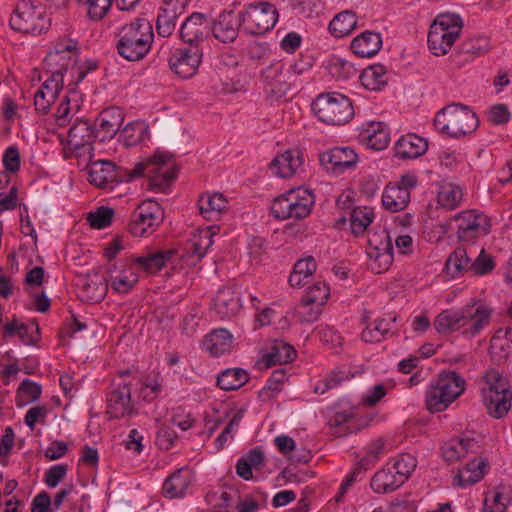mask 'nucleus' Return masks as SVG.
I'll return each mask as SVG.
<instances>
[{"label": "nucleus", "instance_id": "nucleus-38", "mask_svg": "<svg viewBox=\"0 0 512 512\" xmlns=\"http://www.w3.org/2000/svg\"><path fill=\"white\" fill-rule=\"evenodd\" d=\"M99 121V138L101 141L106 137H112L122 125L123 116L120 109L111 107L103 110L98 118Z\"/></svg>", "mask_w": 512, "mask_h": 512}, {"label": "nucleus", "instance_id": "nucleus-39", "mask_svg": "<svg viewBox=\"0 0 512 512\" xmlns=\"http://www.w3.org/2000/svg\"><path fill=\"white\" fill-rule=\"evenodd\" d=\"M510 491L500 486L484 494L482 512H506L510 502Z\"/></svg>", "mask_w": 512, "mask_h": 512}, {"label": "nucleus", "instance_id": "nucleus-34", "mask_svg": "<svg viewBox=\"0 0 512 512\" xmlns=\"http://www.w3.org/2000/svg\"><path fill=\"white\" fill-rule=\"evenodd\" d=\"M404 484L398 476L386 464L381 470L377 471L371 479V489L377 494L392 493Z\"/></svg>", "mask_w": 512, "mask_h": 512}, {"label": "nucleus", "instance_id": "nucleus-3", "mask_svg": "<svg viewBox=\"0 0 512 512\" xmlns=\"http://www.w3.org/2000/svg\"><path fill=\"white\" fill-rule=\"evenodd\" d=\"M154 33L146 19H136L122 27L117 42L118 53L128 61L143 59L152 47Z\"/></svg>", "mask_w": 512, "mask_h": 512}, {"label": "nucleus", "instance_id": "nucleus-11", "mask_svg": "<svg viewBox=\"0 0 512 512\" xmlns=\"http://www.w3.org/2000/svg\"><path fill=\"white\" fill-rule=\"evenodd\" d=\"M241 27L251 35H263L273 29L278 21V9L267 1L249 5L241 13Z\"/></svg>", "mask_w": 512, "mask_h": 512}, {"label": "nucleus", "instance_id": "nucleus-20", "mask_svg": "<svg viewBox=\"0 0 512 512\" xmlns=\"http://www.w3.org/2000/svg\"><path fill=\"white\" fill-rule=\"evenodd\" d=\"M64 83L61 70H51L50 77L41 85L34 95V105L38 112L46 114L57 99Z\"/></svg>", "mask_w": 512, "mask_h": 512}, {"label": "nucleus", "instance_id": "nucleus-31", "mask_svg": "<svg viewBox=\"0 0 512 512\" xmlns=\"http://www.w3.org/2000/svg\"><path fill=\"white\" fill-rule=\"evenodd\" d=\"M350 47L357 56L370 58L380 51L382 37L380 33L365 31L352 40Z\"/></svg>", "mask_w": 512, "mask_h": 512}, {"label": "nucleus", "instance_id": "nucleus-6", "mask_svg": "<svg viewBox=\"0 0 512 512\" xmlns=\"http://www.w3.org/2000/svg\"><path fill=\"white\" fill-rule=\"evenodd\" d=\"M465 390V380L455 371L442 372L426 391V407L430 412L446 410Z\"/></svg>", "mask_w": 512, "mask_h": 512}, {"label": "nucleus", "instance_id": "nucleus-58", "mask_svg": "<svg viewBox=\"0 0 512 512\" xmlns=\"http://www.w3.org/2000/svg\"><path fill=\"white\" fill-rule=\"evenodd\" d=\"M161 392V384L156 375H148L139 380L138 396L145 402H151L158 397Z\"/></svg>", "mask_w": 512, "mask_h": 512}, {"label": "nucleus", "instance_id": "nucleus-14", "mask_svg": "<svg viewBox=\"0 0 512 512\" xmlns=\"http://www.w3.org/2000/svg\"><path fill=\"white\" fill-rule=\"evenodd\" d=\"M99 138V131L92 122L85 119H77L68 131V145L76 157L92 159V143Z\"/></svg>", "mask_w": 512, "mask_h": 512}, {"label": "nucleus", "instance_id": "nucleus-47", "mask_svg": "<svg viewBox=\"0 0 512 512\" xmlns=\"http://www.w3.org/2000/svg\"><path fill=\"white\" fill-rule=\"evenodd\" d=\"M149 137V128L144 122H132L127 124L120 134V139L125 147H134L144 142Z\"/></svg>", "mask_w": 512, "mask_h": 512}, {"label": "nucleus", "instance_id": "nucleus-48", "mask_svg": "<svg viewBox=\"0 0 512 512\" xmlns=\"http://www.w3.org/2000/svg\"><path fill=\"white\" fill-rule=\"evenodd\" d=\"M365 134L366 144L373 150H383L390 142L389 131L382 122L370 124Z\"/></svg>", "mask_w": 512, "mask_h": 512}, {"label": "nucleus", "instance_id": "nucleus-35", "mask_svg": "<svg viewBox=\"0 0 512 512\" xmlns=\"http://www.w3.org/2000/svg\"><path fill=\"white\" fill-rule=\"evenodd\" d=\"M227 206L228 201L221 193L204 194L198 200L200 214L207 220H217Z\"/></svg>", "mask_w": 512, "mask_h": 512}, {"label": "nucleus", "instance_id": "nucleus-59", "mask_svg": "<svg viewBox=\"0 0 512 512\" xmlns=\"http://www.w3.org/2000/svg\"><path fill=\"white\" fill-rule=\"evenodd\" d=\"M495 268V262L491 255L486 253L484 248L480 249L479 254L471 261V268L475 275L484 276L490 274Z\"/></svg>", "mask_w": 512, "mask_h": 512}, {"label": "nucleus", "instance_id": "nucleus-23", "mask_svg": "<svg viewBox=\"0 0 512 512\" xmlns=\"http://www.w3.org/2000/svg\"><path fill=\"white\" fill-rule=\"evenodd\" d=\"M241 26V15L233 11H224L219 14L212 26L213 36L222 43H232L238 35Z\"/></svg>", "mask_w": 512, "mask_h": 512}, {"label": "nucleus", "instance_id": "nucleus-30", "mask_svg": "<svg viewBox=\"0 0 512 512\" xmlns=\"http://www.w3.org/2000/svg\"><path fill=\"white\" fill-rule=\"evenodd\" d=\"M233 336L224 328L215 329L205 336L203 346L214 357L229 353L232 350Z\"/></svg>", "mask_w": 512, "mask_h": 512}, {"label": "nucleus", "instance_id": "nucleus-46", "mask_svg": "<svg viewBox=\"0 0 512 512\" xmlns=\"http://www.w3.org/2000/svg\"><path fill=\"white\" fill-rule=\"evenodd\" d=\"M357 18L354 12L346 10L337 14L329 24V31L337 38L349 35L356 27Z\"/></svg>", "mask_w": 512, "mask_h": 512}, {"label": "nucleus", "instance_id": "nucleus-15", "mask_svg": "<svg viewBox=\"0 0 512 512\" xmlns=\"http://www.w3.org/2000/svg\"><path fill=\"white\" fill-rule=\"evenodd\" d=\"M288 74L289 72L285 71L284 64L280 61L271 63L261 71L259 80L269 99L278 100L290 91Z\"/></svg>", "mask_w": 512, "mask_h": 512}, {"label": "nucleus", "instance_id": "nucleus-9", "mask_svg": "<svg viewBox=\"0 0 512 512\" xmlns=\"http://www.w3.org/2000/svg\"><path fill=\"white\" fill-rule=\"evenodd\" d=\"M315 203L312 191L304 188L291 189L276 197L271 206V213L277 219H303L309 216Z\"/></svg>", "mask_w": 512, "mask_h": 512}, {"label": "nucleus", "instance_id": "nucleus-13", "mask_svg": "<svg viewBox=\"0 0 512 512\" xmlns=\"http://www.w3.org/2000/svg\"><path fill=\"white\" fill-rule=\"evenodd\" d=\"M163 218L164 213L160 204L153 200H146L132 213L128 230L134 236L145 237L156 230Z\"/></svg>", "mask_w": 512, "mask_h": 512}, {"label": "nucleus", "instance_id": "nucleus-29", "mask_svg": "<svg viewBox=\"0 0 512 512\" xmlns=\"http://www.w3.org/2000/svg\"><path fill=\"white\" fill-rule=\"evenodd\" d=\"M489 464L486 459L474 458L459 470L454 477V483L460 487H467L479 482L486 474Z\"/></svg>", "mask_w": 512, "mask_h": 512}, {"label": "nucleus", "instance_id": "nucleus-21", "mask_svg": "<svg viewBox=\"0 0 512 512\" xmlns=\"http://www.w3.org/2000/svg\"><path fill=\"white\" fill-rule=\"evenodd\" d=\"M481 448L480 441L474 434L465 433L458 439L445 442L442 447V456L446 462L453 463L469 453H477Z\"/></svg>", "mask_w": 512, "mask_h": 512}, {"label": "nucleus", "instance_id": "nucleus-32", "mask_svg": "<svg viewBox=\"0 0 512 512\" xmlns=\"http://www.w3.org/2000/svg\"><path fill=\"white\" fill-rule=\"evenodd\" d=\"M215 310L221 319H228L236 315L241 307L240 298L232 288L219 289L215 300Z\"/></svg>", "mask_w": 512, "mask_h": 512}, {"label": "nucleus", "instance_id": "nucleus-61", "mask_svg": "<svg viewBox=\"0 0 512 512\" xmlns=\"http://www.w3.org/2000/svg\"><path fill=\"white\" fill-rule=\"evenodd\" d=\"M245 410L239 409L232 417V419L229 421V423L226 425L224 430L219 434V436L215 439V445L217 449H222L227 441L229 439H232L234 436V431L238 428L240 425V422L242 421L244 417Z\"/></svg>", "mask_w": 512, "mask_h": 512}, {"label": "nucleus", "instance_id": "nucleus-7", "mask_svg": "<svg viewBox=\"0 0 512 512\" xmlns=\"http://www.w3.org/2000/svg\"><path fill=\"white\" fill-rule=\"evenodd\" d=\"M316 117L329 125H344L354 117L351 100L340 93H322L312 103Z\"/></svg>", "mask_w": 512, "mask_h": 512}, {"label": "nucleus", "instance_id": "nucleus-40", "mask_svg": "<svg viewBox=\"0 0 512 512\" xmlns=\"http://www.w3.org/2000/svg\"><path fill=\"white\" fill-rule=\"evenodd\" d=\"M410 202V193L389 183L382 194V204L386 210L398 212L407 207Z\"/></svg>", "mask_w": 512, "mask_h": 512}, {"label": "nucleus", "instance_id": "nucleus-18", "mask_svg": "<svg viewBox=\"0 0 512 512\" xmlns=\"http://www.w3.org/2000/svg\"><path fill=\"white\" fill-rule=\"evenodd\" d=\"M319 161L327 173L340 175L356 166L358 155L350 147H334L321 153Z\"/></svg>", "mask_w": 512, "mask_h": 512}, {"label": "nucleus", "instance_id": "nucleus-24", "mask_svg": "<svg viewBox=\"0 0 512 512\" xmlns=\"http://www.w3.org/2000/svg\"><path fill=\"white\" fill-rule=\"evenodd\" d=\"M302 165V152L298 149H288L273 159L270 169L279 177L290 178L299 171Z\"/></svg>", "mask_w": 512, "mask_h": 512}, {"label": "nucleus", "instance_id": "nucleus-1", "mask_svg": "<svg viewBox=\"0 0 512 512\" xmlns=\"http://www.w3.org/2000/svg\"><path fill=\"white\" fill-rule=\"evenodd\" d=\"M88 175L91 184L110 190L122 181L129 182L136 177L146 176L149 189L164 191L176 178L173 160L160 154L139 162L129 172L117 168L108 160L95 161L89 165Z\"/></svg>", "mask_w": 512, "mask_h": 512}, {"label": "nucleus", "instance_id": "nucleus-64", "mask_svg": "<svg viewBox=\"0 0 512 512\" xmlns=\"http://www.w3.org/2000/svg\"><path fill=\"white\" fill-rule=\"evenodd\" d=\"M113 0H87L83 3L87 7V14L92 20H101L111 8Z\"/></svg>", "mask_w": 512, "mask_h": 512}, {"label": "nucleus", "instance_id": "nucleus-52", "mask_svg": "<svg viewBox=\"0 0 512 512\" xmlns=\"http://www.w3.org/2000/svg\"><path fill=\"white\" fill-rule=\"evenodd\" d=\"M42 393L41 385L29 379H24L17 389V406L23 407L36 402Z\"/></svg>", "mask_w": 512, "mask_h": 512}, {"label": "nucleus", "instance_id": "nucleus-2", "mask_svg": "<svg viewBox=\"0 0 512 512\" xmlns=\"http://www.w3.org/2000/svg\"><path fill=\"white\" fill-rule=\"evenodd\" d=\"M492 309L481 303H467L458 311L443 310L437 315L433 326L439 334L460 331L465 337L473 338L481 333L491 320Z\"/></svg>", "mask_w": 512, "mask_h": 512}, {"label": "nucleus", "instance_id": "nucleus-50", "mask_svg": "<svg viewBox=\"0 0 512 512\" xmlns=\"http://www.w3.org/2000/svg\"><path fill=\"white\" fill-rule=\"evenodd\" d=\"M462 189L453 183H443L440 185L437 201L439 205L447 210L457 208L462 200Z\"/></svg>", "mask_w": 512, "mask_h": 512}, {"label": "nucleus", "instance_id": "nucleus-37", "mask_svg": "<svg viewBox=\"0 0 512 512\" xmlns=\"http://www.w3.org/2000/svg\"><path fill=\"white\" fill-rule=\"evenodd\" d=\"M3 333L5 337L17 335L25 345H32L39 338V327L35 324L20 323L14 318L4 325Z\"/></svg>", "mask_w": 512, "mask_h": 512}, {"label": "nucleus", "instance_id": "nucleus-53", "mask_svg": "<svg viewBox=\"0 0 512 512\" xmlns=\"http://www.w3.org/2000/svg\"><path fill=\"white\" fill-rule=\"evenodd\" d=\"M370 252L393 253L392 241L386 230L368 233L366 254Z\"/></svg>", "mask_w": 512, "mask_h": 512}, {"label": "nucleus", "instance_id": "nucleus-28", "mask_svg": "<svg viewBox=\"0 0 512 512\" xmlns=\"http://www.w3.org/2000/svg\"><path fill=\"white\" fill-rule=\"evenodd\" d=\"M207 29L205 15L195 12L182 23L180 36L188 45H197V42L203 40Z\"/></svg>", "mask_w": 512, "mask_h": 512}, {"label": "nucleus", "instance_id": "nucleus-22", "mask_svg": "<svg viewBox=\"0 0 512 512\" xmlns=\"http://www.w3.org/2000/svg\"><path fill=\"white\" fill-rule=\"evenodd\" d=\"M218 229L217 226H209L199 230L197 234L193 235V237L187 241L184 255L181 257L187 258L189 265H195L205 256L207 250L212 246L213 236Z\"/></svg>", "mask_w": 512, "mask_h": 512}, {"label": "nucleus", "instance_id": "nucleus-57", "mask_svg": "<svg viewBox=\"0 0 512 512\" xmlns=\"http://www.w3.org/2000/svg\"><path fill=\"white\" fill-rule=\"evenodd\" d=\"M329 71L338 80H347L357 74V69L352 63L337 56H334L329 61Z\"/></svg>", "mask_w": 512, "mask_h": 512}, {"label": "nucleus", "instance_id": "nucleus-10", "mask_svg": "<svg viewBox=\"0 0 512 512\" xmlns=\"http://www.w3.org/2000/svg\"><path fill=\"white\" fill-rule=\"evenodd\" d=\"M9 23L13 30L32 35H40L50 27V19L44 8L27 0L16 5Z\"/></svg>", "mask_w": 512, "mask_h": 512}, {"label": "nucleus", "instance_id": "nucleus-5", "mask_svg": "<svg viewBox=\"0 0 512 512\" xmlns=\"http://www.w3.org/2000/svg\"><path fill=\"white\" fill-rule=\"evenodd\" d=\"M434 125L439 132L453 138H460L474 132L479 125V120L468 106L451 104L437 112Z\"/></svg>", "mask_w": 512, "mask_h": 512}, {"label": "nucleus", "instance_id": "nucleus-19", "mask_svg": "<svg viewBox=\"0 0 512 512\" xmlns=\"http://www.w3.org/2000/svg\"><path fill=\"white\" fill-rule=\"evenodd\" d=\"M130 384L120 378L119 382L112 384L107 394V414L111 418H121L133 413Z\"/></svg>", "mask_w": 512, "mask_h": 512}, {"label": "nucleus", "instance_id": "nucleus-25", "mask_svg": "<svg viewBox=\"0 0 512 512\" xmlns=\"http://www.w3.org/2000/svg\"><path fill=\"white\" fill-rule=\"evenodd\" d=\"M428 149L427 141L413 133L401 136L395 143V156L399 159H415L422 156Z\"/></svg>", "mask_w": 512, "mask_h": 512}, {"label": "nucleus", "instance_id": "nucleus-55", "mask_svg": "<svg viewBox=\"0 0 512 512\" xmlns=\"http://www.w3.org/2000/svg\"><path fill=\"white\" fill-rule=\"evenodd\" d=\"M177 14L174 8H160L156 28L162 37L170 36L176 27Z\"/></svg>", "mask_w": 512, "mask_h": 512}, {"label": "nucleus", "instance_id": "nucleus-4", "mask_svg": "<svg viewBox=\"0 0 512 512\" xmlns=\"http://www.w3.org/2000/svg\"><path fill=\"white\" fill-rule=\"evenodd\" d=\"M483 403L490 416L499 419L511 408L512 392L509 380L495 369L488 370L481 380Z\"/></svg>", "mask_w": 512, "mask_h": 512}, {"label": "nucleus", "instance_id": "nucleus-44", "mask_svg": "<svg viewBox=\"0 0 512 512\" xmlns=\"http://www.w3.org/2000/svg\"><path fill=\"white\" fill-rule=\"evenodd\" d=\"M249 380L247 371L241 368H230L221 372L217 377V385L222 390H237Z\"/></svg>", "mask_w": 512, "mask_h": 512}, {"label": "nucleus", "instance_id": "nucleus-12", "mask_svg": "<svg viewBox=\"0 0 512 512\" xmlns=\"http://www.w3.org/2000/svg\"><path fill=\"white\" fill-rule=\"evenodd\" d=\"M78 57L77 45L72 40L58 41L54 49L45 57V64L52 70H61L62 73H70L72 77L77 75L76 84L81 82L87 75L88 70L76 66Z\"/></svg>", "mask_w": 512, "mask_h": 512}, {"label": "nucleus", "instance_id": "nucleus-42", "mask_svg": "<svg viewBox=\"0 0 512 512\" xmlns=\"http://www.w3.org/2000/svg\"><path fill=\"white\" fill-rule=\"evenodd\" d=\"M80 109V96L75 89H70L65 95L56 111V119L59 126L67 125L72 117Z\"/></svg>", "mask_w": 512, "mask_h": 512}, {"label": "nucleus", "instance_id": "nucleus-54", "mask_svg": "<svg viewBox=\"0 0 512 512\" xmlns=\"http://www.w3.org/2000/svg\"><path fill=\"white\" fill-rule=\"evenodd\" d=\"M390 468L402 482H406L417 466L416 458L409 454H401L393 463H388Z\"/></svg>", "mask_w": 512, "mask_h": 512}, {"label": "nucleus", "instance_id": "nucleus-16", "mask_svg": "<svg viewBox=\"0 0 512 512\" xmlns=\"http://www.w3.org/2000/svg\"><path fill=\"white\" fill-rule=\"evenodd\" d=\"M457 222V238L461 242H473L490 232V221L477 210L463 211L453 217Z\"/></svg>", "mask_w": 512, "mask_h": 512}, {"label": "nucleus", "instance_id": "nucleus-36", "mask_svg": "<svg viewBox=\"0 0 512 512\" xmlns=\"http://www.w3.org/2000/svg\"><path fill=\"white\" fill-rule=\"evenodd\" d=\"M109 283L111 288L120 293L127 294L138 282V275L130 266L117 271L115 264L110 268Z\"/></svg>", "mask_w": 512, "mask_h": 512}, {"label": "nucleus", "instance_id": "nucleus-8", "mask_svg": "<svg viewBox=\"0 0 512 512\" xmlns=\"http://www.w3.org/2000/svg\"><path fill=\"white\" fill-rule=\"evenodd\" d=\"M462 29V20L456 14H439L430 26L428 47L435 56L448 53Z\"/></svg>", "mask_w": 512, "mask_h": 512}, {"label": "nucleus", "instance_id": "nucleus-26", "mask_svg": "<svg viewBox=\"0 0 512 512\" xmlns=\"http://www.w3.org/2000/svg\"><path fill=\"white\" fill-rule=\"evenodd\" d=\"M177 258V251L173 249L158 250L146 256H138L133 261L145 272L155 274L163 267L174 264Z\"/></svg>", "mask_w": 512, "mask_h": 512}, {"label": "nucleus", "instance_id": "nucleus-51", "mask_svg": "<svg viewBox=\"0 0 512 512\" xmlns=\"http://www.w3.org/2000/svg\"><path fill=\"white\" fill-rule=\"evenodd\" d=\"M374 219L372 208L364 206L353 209L350 216L351 231L354 235L364 233Z\"/></svg>", "mask_w": 512, "mask_h": 512}, {"label": "nucleus", "instance_id": "nucleus-41", "mask_svg": "<svg viewBox=\"0 0 512 512\" xmlns=\"http://www.w3.org/2000/svg\"><path fill=\"white\" fill-rule=\"evenodd\" d=\"M190 483V472L180 469L165 480L163 484L164 495L171 499L180 497L185 493Z\"/></svg>", "mask_w": 512, "mask_h": 512}, {"label": "nucleus", "instance_id": "nucleus-27", "mask_svg": "<svg viewBox=\"0 0 512 512\" xmlns=\"http://www.w3.org/2000/svg\"><path fill=\"white\" fill-rule=\"evenodd\" d=\"M397 317L393 313L384 315L369 323L361 333V339L366 343H378L392 335V326Z\"/></svg>", "mask_w": 512, "mask_h": 512}, {"label": "nucleus", "instance_id": "nucleus-60", "mask_svg": "<svg viewBox=\"0 0 512 512\" xmlns=\"http://www.w3.org/2000/svg\"><path fill=\"white\" fill-rule=\"evenodd\" d=\"M113 216V209L100 206L95 212L89 213L87 220L92 228L104 229L111 225Z\"/></svg>", "mask_w": 512, "mask_h": 512}, {"label": "nucleus", "instance_id": "nucleus-33", "mask_svg": "<svg viewBox=\"0 0 512 512\" xmlns=\"http://www.w3.org/2000/svg\"><path fill=\"white\" fill-rule=\"evenodd\" d=\"M472 252L465 247H457L445 262V271L451 278H457L470 271Z\"/></svg>", "mask_w": 512, "mask_h": 512}, {"label": "nucleus", "instance_id": "nucleus-56", "mask_svg": "<svg viewBox=\"0 0 512 512\" xmlns=\"http://www.w3.org/2000/svg\"><path fill=\"white\" fill-rule=\"evenodd\" d=\"M287 380L285 370L278 369L273 371L271 377L267 380L266 385L260 391V397L263 400H270L277 395Z\"/></svg>", "mask_w": 512, "mask_h": 512}, {"label": "nucleus", "instance_id": "nucleus-45", "mask_svg": "<svg viewBox=\"0 0 512 512\" xmlns=\"http://www.w3.org/2000/svg\"><path fill=\"white\" fill-rule=\"evenodd\" d=\"M296 350L293 346L283 340H276L271 346L270 351L265 356L267 366L277 363L286 364L294 360Z\"/></svg>", "mask_w": 512, "mask_h": 512}, {"label": "nucleus", "instance_id": "nucleus-17", "mask_svg": "<svg viewBox=\"0 0 512 512\" xmlns=\"http://www.w3.org/2000/svg\"><path fill=\"white\" fill-rule=\"evenodd\" d=\"M202 62V51L198 45H187L175 49L169 57L171 71L181 78L194 76Z\"/></svg>", "mask_w": 512, "mask_h": 512}, {"label": "nucleus", "instance_id": "nucleus-43", "mask_svg": "<svg viewBox=\"0 0 512 512\" xmlns=\"http://www.w3.org/2000/svg\"><path fill=\"white\" fill-rule=\"evenodd\" d=\"M359 79L364 88L380 90L387 84L386 68L381 64L371 65L361 72Z\"/></svg>", "mask_w": 512, "mask_h": 512}, {"label": "nucleus", "instance_id": "nucleus-63", "mask_svg": "<svg viewBox=\"0 0 512 512\" xmlns=\"http://www.w3.org/2000/svg\"><path fill=\"white\" fill-rule=\"evenodd\" d=\"M329 297V287L325 282H316L302 298L313 305H324Z\"/></svg>", "mask_w": 512, "mask_h": 512}, {"label": "nucleus", "instance_id": "nucleus-49", "mask_svg": "<svg viewBox=\"0 0 512 512\" xmlns=\"http://www.w3.org/2000/svg\"><path fill=\"white\" fill-rule=\"evenodd\" d=\"M352 377L353 375L349 370L337 368L316 383L314 386V392L317 394H325L326 392L339 387L344 382L349 381Z\"/></svg>", "mask_w": 512, "mask_h": 512}, {"label": "nucleus", "instance_id": "nucleus-62", "mask_svg": "<svg viewBox=\"0 0 512 512\" xmlns=\"http://www.w3.org/2000/svg\"><path fill=\"white\" fill-rule=\"evenodd\" d=\"M368 269L371 270L375 274H380L386 271L391 263L393 262V253H378V252H370L367 254Z\"/></svg>", "mask_w": 512, "mask_h": 512}]
</instances>
